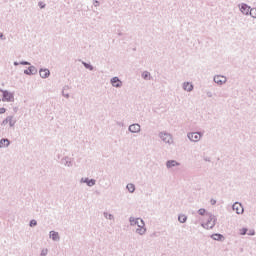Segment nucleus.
Masks as SVG:
<instances>
[{"mask_svg": "<svg viewBox=\"0 0 256 256\" xmlns=\"http://www.w3.org/2000/svg\"><path fill=\"white\" fill-rule=\"evenodd\" d=\"M177 165H179V163L175 160H169L167 163H166V166L168 168H171V167H177Z\"/></svg>", "mask_w": 256, "mask_h": 256, "instance_id": "11", "label": "nucleus"}, {"mask_svg": "<svg viewBox=\"0 0 256 256\" xmlns=\"http://www.w3.org/2000/svg\"><path fill=\"white\" fill-rule=\"evenodd\" d=\"M8 121L10 123V127H13V118L12 117H8L5 120H3L2 125H7Z\"/></svg>", "mask_w": 256, "mask_h": 256, "instance_id": "15", "label": "nucleus"}, {"mask_svg": "<svg viewBox=\"0 0 256 256\" xmlns=\"http://www.w3.org/2000/svg\"><path fill=\"white\" fill-rule=\"evenodd\" d=\"M50 237L53 239V241H57V240H59V233H57L55 231H51Z\"/></svg>", "mask_w": 256, "mask_h": 256, "instance_id": "13", "label": "nucleus"}, {"mask_svg": "<svg viewBox=\"0 0 256 256\" xmlns=\"http://www.w3.org/2000/svg\"><path fill=\"white\" fill-rule=\"evenodd\" d=\"M42 255H47V250H43Z\"/></svg>", "mask_w": 256, "mask_h": 256, "instance_id": "28", "label": "nucleus"}, {"mask_svg": "<svg viewBox=\"0 0 256 256\" xmlns=\"http://www.w3.org/2000/svg\"><path fill=\"white\" fill-rule=\"evenodd\" d=\"M49 75H51V72L49 71V69H41L40 70V77H42V79H47V77H49Z\"/></svg>", "mask_w": 256, "mask_h": 256, "instance_id": "9", "label": "nucleus"}, {"mask_svg": "<svg viewBox=\"0 0 256 256\" xmlns=\"http://www.w3.org/2000/svg\"><path fill=\"white\" fill-rule=\"evenodd\" d=\"M111 83H112L113 87H121V85H123L121 80H119L118 77L112 78Z\"/></svg>", "mask_w": 256, "mask_h": 256, "instance_id": "10", "label": "nucleus"}, {"mask_svg": "<svg viewBox=\"0 0 256 256\" xmlns=\"http://www.w3.org/2000/svg\"><path fill=\"white\" fill-rule=\"evenodd\" d=\"M150 75H151V74H149V72H144V73L142 74V77H143V79H147L148 77H150Z\"/></svg>", "mask_w": 256, "mask_h": 256, "instance_id": "22", "label": "nucleus"}, {"mask_svg": "<svg viewBox=\"0 0 256 256\" xmlns=\"http://www.w3.org/2000/svg\"><path fill=\"white\" fill-rule=\"evenodd\" d=\"M130 223L131 225H138V227L143 228L145 226V223H143V221L138 218V219H130Z\"/></svg>", "mask_w": 256, "mask_h": 256, "instance_id": "7", "label": "nucleus"}, {"mask_svg": "<svg viewBox=\"0 0 256 256\" xmlns=\"http://www.w3.org/2000/svg\"><path fill=\"white\" fill-rule=\"evenodd\" d=\"M185 91H193V84L186 82L183 85Z\"/></svg>", "mask_w": 256, "mask_h": 256, "instance_id": "12", "label": "nucleus"}, {"mask_svg": "<svg viewBox=\"0 0 256 256\" xmlns=\"http://www.w3.org/2000/svg\"><path fill=\"white\" fill-rule=\"evenodd\" d=\"M216 219L213 216H209L207 222L203 224L204 229H213L215 227Z\"/></svg>", "mask_w": 256, "mask_h": 256, "instance_id": "1", "label": "nucleus"}, {"mask_svg": "<svg viewBox=\"0 0 256 256\" xmlns=\"http://www.w3.org/2000/svg\"><path fill=\"white\" fill-rule=\"evenodd\" d=\"M233 211H236L237 215H242V213L245 211L243 208V205L241 203L236 202L233 205Z\"/></svg>", "mask_w": 256, "mask_h": 256, "instance_id": "2", "label": "nucleus"}, {"mask_svg": "<svg viewBox=\"0 0 256 256\" xmlns=\"http://www.w3.org/2000/svg\"><path fill=\"white\" fill-rule=\"evenodd\" d=\"M1 39H3V34L0 35Z\"/></svg>", "mask_w": 256, "mask_h": 256, "instance_id": "30", "label": "nucleus"}, {"mask_svg": "<svg viewBox=\"0 0 256 256\" xmlns=\"http://www.w3.org/2000/svg\"><path fill=\"white\" fill-rule=\"evenodd\" d=\"M211 237H212V239H214V241H221L222 238H223V235H221V234H213Z\"/></svg>", "mask_w": 256, "mask_h": 256, "instance_id": "16", "label": "nucleus"}, {"mask_svg": "<svg viewBox=\"0 0 256 256\" xmlns=\"http://www.w3.org/2000/svg\"><path fill=\"white\" fill-rule=\"evenodd\" d=\"M246 233H247V229H241L240 230V235H246Z\"/></svg>", "mask_w": 256, "mask_h": 256, "instance_id": "25", "label": "nucleus"}, {"mask_svg": "<svg viewBox=\"0 0 256 256\" xmlns=\"http://www.w3.org/2000/svg\"><path fill=\"white\" fill-rule=\"evenodd\" d=\"M214 82L217 83V85H223V83L227 82V78L225 76L217 75L214 77Z\"/></svg>", "mask_w": 256, "mask_h": 256, "instance_id": "4", "label": "nucleus"}, {"mask_svg": "<svg viewBox=\"0 0 256 256\" xmlns=\"http://www.w3.org/2000/svg\"><path fill=\"white\" fill-rule=\"evenodd\" d=\"M250 15H251V17H253L254 19H256V8H252V9H250Z\"/></svg>", "mask_w": 256, "mask_h": 256, "instance_id": "19", "label": "nucleus"}, {"mask_svg": "<svg viewBox=\"0 0 256 256\" xmlns=\"http://www.w3.org/2000/svg\"><path fill=\"white\" fill-rule=\"evenodd\" d=\"M198 213H199V215H205L206 210L201 208V209L198 210Z\"/></svg>", "mask_w": 256, "mask_h": 256, "instance_id": "23", "label": "nucleus"}, {"mask_svg": "<svg viewBox=\"0 0 256 256\" xmlns=\"http://www.w3.org/2000/svg\"><path fill=\"white\" fill-rule=\"evenodd\" d=\"M35 225H37V221L35 220L30 221V227H35Z\"/></svg>", "mask_w": 256, "mask_h": 256, "instance_id": "24", "label": "nucleus"}, {"mask_svg": "<svg viewBox=\"0 0 256 256\" xmlns=\"http://www.w3.org/2000/svg\"><path fill=\"white\" fill-rule=\"evenodd\" d=\"M188 138L190 141H194V143H197V141H200L201 135L198 132H193L188 134Z\"/></svg>", "mask_w": 256, "mask_h": 256, "instance_id": "3", "label": "nucleus"}, {"mask_svg": "<svg viewBox=\"0 0 256 256\" xmlns=\"http://www.w3.org/2000/svg\"><path fill=\"white\" fill-rule=\"evenodd\" d=\"M0 147H9V140L8 139H2L0 140Z\"/></svg>", "mask_w": 256, "mask_h": 256, "instance_id": "14", "label": "nucleus"}, {"mask_svg": "<svg viewBox=\"0 0 256 256\" xmlns=\"http://www.w3.org/2000/svg\"><path fill=\"white\" fill-rule=\"evenodd\" d=\"M178 220H179L180 223H185V221H187V216H185V214H181L178 217Z\"/></svg>", "mask_w": 256, "mask_h": 256, "instance_id": "17", "label": "nucleus"}, {"mask_svg": "<svg viewBox=\"0 0 256 256\" xmlns=\"http://www.w3.org/2000/svg\"><path fill=\"white\" fill-rule=\"evenodd\" d=\"M26 75H31L33 73V67L29 68L28 70H25Z\"/></svg>", "mask_w": 256, "mask_h": 256, "instance_id": "21", "label": "nucleus"}, {"mask_svg": "<svg viewBox=\"0 0 256 256\" xmlns=\"http://www.w3.org/2000/svg\"><path fill=\"white\" fill-rule=\"evenodd\" d=\"M13 94H11V93H9V92H7V91H5V92H3V99H2V101H13Z\"/></svg>", "mask_w": 256, "mask_h": 256, "instance_id": "8", "label": "nucleus"}, {"mask_svg": "<svg viewBox=\"0 0 256 256\" xmlns=\"http://www.w3.org/2000/svg\"><path fill=\"white\" fill-rule=\"evenodd\" d=\"M166 137L170 138V136H169V135H167Z\"/></svg>", "mask_w": 256, "mask_h": 256, "instance_id": "31", "label": "nucleus"}, {"mask_svg": "<svg viewBox=\"0 0 256 256\" xmlns=\"http://www.w3.org/2000/svg\"><path fill=\"white\" fill-rule=\"evenodd\" d=\"M86 183L89 187H93V185H95V180H89V181H86Z\"/></svg>", "mask_w": 256, "mask_h": 256, "instance_id": "20", "label": "nucleus"}, {"mask_svg": "<svg viewBox=\"0 0 256 256\" xmlns=\"http://www.w3.org/2000/svg\"><path fill=\"white\" fill-rule=\"evenodd\" d=\"M129 131L131 133H139L141 131V126L139 124H132L129 126Z\"/></svg>", "mask_w": 256, "mask_h": 256, "instance_id": "5", "label": "nucleus"}, {"mask_svg": "<svg viewBox=\"0 0 256 256\" xmlns=\"http://www.w3.org/2000/svg\"><path fill=\"white\" fill-rule=\"evenodd\" d=\"M127 189L130 193H133L135 191V185L134 184H128Z\"/></svg>", "mask_w": 256, "mask_h": 256, "instance_id": "18", "label": "nucleus"}, {"mask_svg": "<svg viewBox=\"0 0 256 256\" xmlns=\"http://www.w3.org/2000/svg\"><path fill=\"white\" fill-rule=\"evenodd\" d=\"M84 65H85V67L87 68V69H93L91 66H89V64H87V63H84Z\"/></svg>", "mask_w": 256, "mask_h": 256, "instance_id": "27", "label": "nucleus"}, {"mask_svg": "<svg viewBox=\"0 0 256 256\" xmlns=\"http://www.w3.org/2000/svg\"><path fill=\"white\" fill-rule=\"evenodd\" d=\"M7 110L5 108H0V115H3Z\"/></svg>", "mask_w": 256, "mask_h": 256, "instance_id": "26", "label": "nucleus"}, {"mask_svg": "<svg viewBox=\"0 0 256 256\" xmlns=\"http://www.w3.org/2000/svg\"><path fill=\"white\" fill-rule=\"evenodd\" d=\"M240 11L241 13H243L244 15H249L250 11H251V7H249L247 4H242L240 6Z\"/></svg>", "mask_w": 256, "mask_h": 256, "instance_id": "6", "label": "nucleus"}, {"mask_svg": "<svg viewBox=\"0 0 256 256\" xmlns=\"http://www.w3.org/2000/svg\"><path fill=\"white\" fill-rule=\"evenodd\" d=\"M22 65H29V62H22Z\"/></svg>", "mask_w": 256, "mask_h": 256, "instance_id": "29", "label": "nucleus"}]
</instances>
